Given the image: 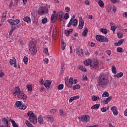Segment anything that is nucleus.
Here are the masks:
<instances>
[{
    "instance_id": "f257e3e1",
    "label": "nucleus",
    "mask_w": 127,
    "mask_h": 127,
    "mask_svg": "<svg viewBox=\"0 0 127 127\" xmlns=\"http://www.w3.org/2000/svg\"><path fill=\"white\" fill-rule=\"evenodd\" d=\"M110 81L107 78V76L102 75L98 79L97 87L99 88H106L108 86Z\"/></svg>"
},
{
    "instance_id": "f03ea898",
    "label": "nucleus",
    "mask_w": 127,
    "mask_h": 127,
    "mask_svg": "<svg viewBox=\"0 0 127 127\" xmlns=\"http://www.w3.org/2000/svg\"><path fill=\"white\" fill-rule=\"evenodd\" d=\"M27 116L29 117V121L32 123V124L35 125V124L37 123V117H36V116L34 115V113H33L32 111L28 112Z\"/></svg>"
},
{
    "instance_id": "7ed1b4c3",
    "label": "nucleus",
    "mask_w": 127,
    "mask_h": 127,
    "mask_svg": "<svg viewBox=\"0 0 127 127\" xmlns=\"http://www.w3.org/2000/svg\"><path fill=\"white\" fill-rule=\"evenodd\" d=\"M29 50L30 52L33 55H34L37 52V49L36 48V46H35V44L34 42L31 41L29 44Z\"/></svg>"
},
{
    "instance_id": "20e7f679",
    "label": "nucleus",
    "mask_w": 127,
    "mask_h": 127,
    "mask_svg": "<svg viewBox=\"0 0 127 127\" xmlns=\"http://www.w3.org/2000/svg\"><path fill=\"white\" fill-rule=\"evenodd\" d=\"M74 78L73 77H70L69 79V77H65L64 79L65 81V86H67L68 88H72V86H73V80Z\"/></svg>"
},
{
    "instance_id": "39448f33",
    "label": "nucleus",
    "mask_w": 127,
    "mask_h": 127,
    "mask_svg": "<svg viewBox=\"0 0 127 127\" xmlns=\"http://www.w3.org/2000/svg\"><path fill=\"white\" fill-rule=\"evenodd\" d=\"M96 39L97 41H99L100 42H109V39L101 35H97L96 36Z\"/></svg>"
},
{
    "instance_id": "423d86ee",
    "label": "nucleus",
    "mask_w": 127,
    "mask_h": 127,
    "mask_svg": "<svg viewBox=\"0 0 127 127\" xmlns=\"http://www.w3.org/2000/svg\"><path fill=\"white\" fill-rule=\"evenodd\" d=\"M45 12H48V8L46 6L40 7L38 10V13L39 15H42Z\"/></svg>"
},
{
    "instance_id": "0eeeda50",
    "label": "nucleus",
    "mask_w": 127,
    "mask_h": 127,
    "mask_svg": "<svg viewBox=\"0 0 127 127\" xmlns=\"http://www.w3.org/2000/svg\"><path fill=\"white\" fill-rule=\"evenodd\" d=\"M20 21V20H19V19H17L16 20H12V19L7 20V22H8V23L11 24V26H13V27H16V26L15 25H17V24L19 23Z\"/></svg>"
},
{
    "instance_id": "6e6552de",
    "label": "nucleus",
    "mask_w": 127,
    "mask_h": 127,
    "mask_svg": "<svg viewBox=\"0 0 127 127\" xmlns=\"http://www.w3.org/2000/svg\"><path fill=\"white\" fill-rule=\"evenodd\" d=\"M16 107L19 110H25L27 107L26 105L22 104V101H17L15 103Z\"/></svg>"
},
{
    "instance_id": "1a4fd4ad",
    "label": "nucleus",
    "mask_w": 127,
    "mask_h": 127,
    "mask_svg": "<svg viewBox=\"0 0 127 127\" xmlns=\"http://www.w3.org/2000/svg\"><path fill=\"white\" fill-rule=\"evenodd\" d=\"M76 54L79 57V58H82L84 56V51L82 49H80V46H77L76 48Z\"/></svg>"
},
{
    "instance_id": "9d476101",
    "label": "nucleus",
    "mask_w": 127,
    "mask_h": 127,
    "mask_svg": "<svg viewBox=\"0 0 127 127\" xmlns=\"http://www.w3.org/2000/svg\"><path fill=\"white\" fill-rule=\"evenodd\" d=\"M99 65V61L95 59H93L90 62V66L92 68L98 67Z\"/></svg>"
},
{
    "instance_id": "9b49d317",
    "label": "nucleus",
    "mask_w": 127,
    "mask_h": 127,
    "mask_svg": "<svg viewBox=\"0 0 127 127\" xmlns=\"http://www.w3.org/2000/svg\"><path fill=\"white\" fill-rule=\"evenodd\" d=\"M53 13L54 14H53L51 16V22H52V23H54V22H56V21H57V18L58 17V14H56V11L55 10H54L53 11Z\"/></svg>"
},
{
    "instance_id": "f8f14e48",
    "label": "nucleus",
    "mask_w": 127,
    "mask_h": 127,
    "mask_svg": "<svg viewBox=\"0 0 127 127\" xmlns=\"http://www.w3.org/2000/svg\"><path fill=\"white\" fill-rule=\"evenodd\" d=\"M17 97L19 99L22 100L23 101H24V100H26V99H27V96H26V95H25L23 91H21L18 95Z\"/></svg>"
},
{
    "instance_id": "ddd939ff",
    "label": "nucleus",
    "mask_w": 127,
    "mask_h": 127,
    "mask_svg": "<svg viewBox=\"0 0 127 127\" xmlns=\"http://www.w3.org/2000/svg\"><path fill=\"white\" fill-rule=\"evenodd\" d=\"M22 92L20 90V88L18 87H16L13 90H12V93L13 94V96H16V95H19L20 92Z\"/></svg>"
},
{
    "instance_id": "4468645a",
    "label": "nucleus",
    "mask_w": 127,
    "mask_h": 127,
    "mask_svg": "<svg viewBox=\"0 0 127 127\" xmlns=\"http://www.w3.org/2000/svg\"><path fill=\"white\" fill-rule=\"evenodd\" d=\"M9 63L10 65H13L14 64V67L15 68H16V67H17V65H16V59H15L14 57H13L11 59H10Z\"/></svg>"
},
{
    "instance_id": "2eb2a0df",
    "label": "nucleus",
    "mask_w": 127,
    "mask_h": 127,
    "mask_svg": "<svg viewBox=\"0 0 127 127\" xmlns=\"http://www.w3.org/2000/svg\"><path fill=\"white\" fill-rule=\"evenodd\" d=\"M84 21L83 20V19L82 18V17H80L79 23L78 26V28H79V29H82V28H83V27H84Z\"/></svg>"
},
{
    "instance_id": "dca6fc26",
    "label": "nucleus",
    "mask_w": 127,
    "mask_h": 127,
    "mask_svg": "<svg viewBox=\"0 0 127 127\" xmlns=\"http://www.w3.org/2000/svg\"><path fill=\"white\" fill-rule=\"evenodd\" d=\"M111 111H112L114 116H118L119 113L118 112V108L116 106H113L111 108Z\"/></svg>"
},
{
    "instance_id": "f3484780",
    "label": "nucleus",
    "mask_w": 127,
    "mask_h": 127,
    "mask_svg": "<svg viewBox=\"0 0 127 127\" xmlns=\"http://www.w3.org/2000/svg\"><path fill=\"white\" fill-rule=\"evenodd\" d=\"M52 81L49 80H46L45 83H44V86L46 88H47L48 90L50 89V85H51Z\"/></svg>"
},
{
    "instance_id": "a211bd4d",
    "label": "nucleus",
    "mask_w": 127,
    "mask_h": 127,
    "mask_svg": "<svg viewBox=\"0 0 127 127\" xmlns=\"http://www.w3.org/2000/svg\"><path fill=\"white\" fill-rule=\"evenodd\" d=\"M11 29L9 32V35H10V36H11V35H12V33H13V30H15V29H17V28L19 27V26L17 25L16 26V27H13V26H11Z\"/></svg>"
},
{
    "instance_id": "6ab92c4d",
    "label": "nucleus",
    "mask_w": 127,
    "mask_h": 127,
    "mask_svg": "<svg viewBox=\"0 0 127 127\" xmlns=\"http://www.w3.org/2000/svg\"><path fill=\"white\" fill-rule=\"evenodd\" d=\"M46 120L47 122H50V123H52L54 122V119L53 118V116L52 115H48L46 116Z\"/></svg>"
},
{
    "instance_id": "aec40b11",
    "label": "nucleus",
    "mask_w": 127,
    "mask_h": 127,
    "mask_svg": "<svg viewBox=\"0 0 127 127\" xmlns=\"http://www.w3.org/2000/svg\"><path fill=\"white\" fill-rule=\"evenodd\" d=\"M79 98H80V96L79 95L72 97L69 99V102L72 103V102H73V101H74V100H78V99H79Z\"/></svg>"
},
{
    "instance_id": "412c9836",
    "label": "nucleus",
    "mask_w": 127,
    "mask_h": 127,
    "mask_svg": "<svg viewBox=\"0 0 127 127\" xmlns=\"http://www.w3.org/2000/svg\"><path fill=\"white\" fill-rule=\"evenodd\" d=\"M3 124L5 127H8V121L6 120V118H3L2 120Z\"/></svg>"
},
{
    "instance_id": "4be33fe9",
    "label": "nucleus",
    "mask_w": 127,
    "mask_h": 127,
    "mask_svg": "<svg viewBox=\"0 0 127 127\" xmlns=\"http://www.w3.org/2000/svg\"><path fill=\"white\" fill-rule=\"evenodd\" d=\"M124 41H125V40L121 39L119 40L118 43H115L114 45H115V46H120V45H122L123 43H124Z\"/></svg>"
},
{
    "instance_id": "5701e85b",
    "label": "nucleus",
    "mask_w": 127,
    "mask_h": 127,
    "mask_svg": "<svg viewBox=\"0 0 127 127\" xmlns=\"http://www.w3.org/2000/svg\"><path fill=\"white\" fill-rule=\"evenodd\" d=\"M23 20L26 22H27V23H30V22H31V19H30V18L28 16L24 17L23 18Z\"/></svg>"
},
{
    "instance_id": "b1692460",
    "label": "nucleus",
    "mask_w": 127,
    "mask_h": 127,
    "mask_svg": "<svg viewBox=\"0 0 127 127\" xmlns=\"http://www.w3.org/2000/svg\"><path fill=\"white\" fill-rule=\"evenodd\" d=\"M38 122L41 125V124H43V118L42 115H39L38 118Z\"/></svg>"
},
{
    "instance_id": "393cba45",
    "label": "nucleus",
    "mask_w": 127,
    "mask_h": 127,
    "mask_svg": "<svg viewBox=\"0 0 127 127\" xmlns=\"http://www.w3.org/2000/svg\"><path fill=\"white\" fill-rule=\"evenodd\" d=\"M78 69L82 71V72H86L87 71V68L84 67L82 65H79L77 66Z\"/></svg>"
},
{
    "instance_id": "a878e982",
    "label": "nucleus",
    "mask_w": 127,
    "mask_h": 127,
    "mask_svg": "<svg viewBox=\"0 0 127 127\" xmlns=\"http://www.w3.org/2000/svg\"><path fill=\"white\" fill-rule=\"evenodd\" d=\"M88 31L89 30L87 28V27H85L83 32H82V35L83 36H86Z\"/></svg>"
},
{
    "instance_id": "bb28decb",
    "label": "nucleus",
    "mask_w": 127,
    "mask_h": 127,
    "mask_svg": "<svg viewBox=\"0 0 127 127\" xmlns=\"http://www.w3.org/2000/svg\"><path fill=\"white\" fill-rule=\"evenodd\" d=\"M84 64L85 66H89L91 64V60L87 59L84 62Z\"/></svg>"
},
{
    "instance_id": "cd10ccee",
    "label": "nucleus",
    "mask_w": 127,
    "mask_h": 127,
    "mask_svg": "<svg viewBox=\"0 0 127 127\" xmlns=\"http://www.w3.org/2000/svg\"><path fill=\"white\" fill-rule=\"evenodd\" d=\"M90 121V116L88 115H84V123H88Z\"/></svg>"
},
{
    "instance_id": "c85d7f7f",
    "label": "nucleus",
    "mask_w": 127,
    "mask_h": 127,
    "mask_svg": "<svg viewBox=\"0 0 127 127\" xmlns=\"http://www.w3.org/2000/svg\"><path fill=\"white\" fill-rule=\"evenodd\" d=\"M10 121L12 123L13 127H19L18 125L16 124V123H15V121H14V120L10 119Z\"/></svg>"
},
{
    "instance_id": "c756f323",
    "label": "nucleus",
    "mask_w": 127,
    "mask_h": 127,
    "mask_svg": "<svg viewBox=\"0 0 127 127\" xmlns=\"http://www.w3.org/2000/svg\"><path fill=\"white\" fill-rule=\"evenodd\" d=\"M78 119L80 122H82V123H85V115H82L79 117Z\"/></svg>"
},
{
    "instance_id": "7c9ffc66",
    "label": "nucleus",
    "mask_w": 127,
    "mask_h": 127,
    "mask_svg": "<svg viewBox=\"0 0 127 127\" xmlns=\"http://www.w3.org/2000/svg\"><path fill=\"white\" fill-rule=\"evenodd\" d=\"M98 108H100V104H95L91 107L92 110H98Z\"/></svg>"
},
{
    "instance_id": "2f4dec72",
    "label": "nucleus",
    "mask_w": 127,
    "mask_h": 127,
    "mask_svg": "<svg viewBox=\"0 0 127 127\" xmlns=\"http://www.w3.org/2000/svg\"><path fill=\"white\" fill-rule=\"evenodd\" d=\"M65 47H66V43H65V42L63 41V40H62V50H65Z\"/></svg>"
},
{
    "instance_id": "473e14b6",
    "label": "nucleus",
    "mask_w": 127,
    "mask_h": 127,
    "mask_svg": "<svg viewBox=\"0 0 127 127\" xmlns=\"http://www.w3.org/2000/svg\"><path fill=\"white\" fill-rule=\"evenodd\" d=\"M92 101L95 102V101H98V100H100V97L99 96H96L95 95H93L92 96Z\"/></svg>"
},
{
    "instance_id": "72a5a7b5",
    "label": "nucleus",
    "mask_w": 127,
    "mask_h": 127,
    "mask_svg": "<svg viewBox=\"0 0 127 127\" xmlns=\"http://www.w3.org/2000/svg\"><path fill=\"white\" fill-rule=\"evenodd\" d=\"M58 14L60 16V19L61 20H62V18H63V17H64V13H63V12L62 11H61L59 12Z\"/></svg>"
},
{
    "instance_id": "f704fd0d",
    "label": "nucleus",
    "mask_w": 127,
    "mask_h": 127,
    "mask_svg": "<svg viewBox=\"0 0 127 127\" xmlns=\"http://www.w3.org/2000/svg\"><path fill=\"white\" fill-rule=\"evenodd\" d=\"M112 71L113 74H117V68L115 65H113L112 67Z\"/></svg>"
},
{
    "instance_id": "c9c22d12",
    "label": "nucleus",
    "mask_w": 127,
    "mask_h": 127,
    "mask_svg": "<svg viewBox=\"0 0 127 127\" xmlns=\"http://www.w3.org/2000/svg\"><path fill=\"white\" fill-rule=\"evenodd\" d=\"M100 31L104 34H107L108 33V30L107 29L101 28Z\"/></svg>"
},
{
    "instance_id": "e433bc0d",
    "label": "nucleus",
    "mask_w": 127,
    "mask_h": 127,
    "mask_svg": "<svg viewBox=\"0 0 127 127\" xmlns=\"http://www.w3.org/2000/svg\"><path fill=\"white\" fill-rule=\"evenodd\" d=\"M28 91L29 93H31V91H32V85H27Z\"/></svg>"
},
{
    "instance_id": "4c0bfd02",
    "label": "nucleus",
    "mask_w": 127,
    "mask_h": 127,
    "mask_svg": "<svg viewBox=\"0 0 127 127\" xmlns=\"http://www.w3.org/2000/svg\"><path fill=\"white\" fill-rule=\"evenodd\" d=\"M110 96V94H109V92L105 91L102 94V97L104 98V97H108Z\"/></svg>"
},
{
    "instance_id": "58836bf2",
    "label": "nucleus",
    "mask_w": 127,
    "mask_h": 127,
    "mask_svg": "<svg viewBox=\"0 0 127 127\" xmlns=\"http://www.w3.org/2000/svg\"><path fill=\"white\" fill-rule=\"evenodd\" d=\"M101 111L102 113H106L107 111H109V108L107 107H103L101 108Z\"/></svg>"
},
{
    "instance_id": "ea45409f",
    "label": "nucleus",
    "mask_w": 127,
    "mask_h": 127,
    "mask_svg": "<svg viewBox=\"0 0 127 127\" xmlns=\"http://www.w3.org/2000/svg\"><path fill=\"white\" fill-rule=\"evenodd\" d=\"M80 88H81V86L79 84H76L73 86V90H78V89H80Z\"/></svg>"
},
{
    "instance_id": "a19ab883",
    "label": "nucleus",
    "mask_w": 127,
    "mask_h": 127,
    "mask_svg": "<svg viewBox=\"0 0 127 127\" xmlns=\"http://www.w3.org/2000/svg\"><path fill=\"white\" fill-rule=\"evenodd\" d=\"M115 76H116L117 78H121V77H123L124 76V73L123 72H121L119 73H118L117 75H115Z\"/></svg>"
},
{
    "instance_id": "79ce46f5",
    "label": "nucleus",
    "mask_w": 127,
    "mask_h": 127,
    "mask_svg": "<svg viewBox=\"0 0 127 127\" xmlns=\"http://www.w3.org/2000/svg\"><path fill=\"white\" fill-rule=\"evenodd\" d=\"M23 62L25 65L27 64V62H28V58L27 57L25 56L23 58Z\"/></svg>"
},
{
    "instance_id": "37998d69",
    "label": "nucleus",
    "mask_w": 127,
    "mask_h": 127,
    "mask_svg": "<svg viewBox=\"0 0 127 127\" xmlns=\"http://www.w3.org/2000/svg\"><path fill=\"white\" fill-rule=\"evenodd\" d=\"M69 18V13H66L64 14V16L63 17V19H64L65 20L68 19Z\"/></svg>"
},
{
    "instance_id": "c03bdc74",
    "label": "nucleus",
    "mask_w": 127,
    "mask_h": 127,
    "mask_svg": "<svg viewBox=\"0 0 127 127\" xmlns=\"http://www.w3.org/2000/svg\"><path fill=\"white\" fill-rule=\"evenodd\" d=\"M6 12H7V11H5L2 14V18H4L3 21H4V20L5 19V18H6Z\"/></svg>"
},
{
    "instance_id": "a18cd8bd",
    "label": "nucleus",
    "mask_w": 127,
    "mask_h": 127,
    "mask_svg": "<svg viewBox=\"0 0 127 127\" xmlns=\"http://www.w3.org/2000/svg\"><path fill=\"white\" fill-rule=\"evenodd\" d=\"M64 88V85H63V84H61L59 85V86H58V90H63Z\"/></svg>"
},
{
    "instance_id": "49530a36",
    "label": "nucleus",
    "mask_w": 127,
    "mask_h": 127,
    "mask_svg": "<svg viewBox=\"0 0 127 127\" xmlns=\"http://www.w3.org/2000/svg\"><path fill=\"white\" fill-rule=\"evenodd\" d=\"M78 24V20L74 19L73 20V23H72V26H76Z\"/></svg>"
},
{
    "instance_id": "de8ad7c7",
    "label": "nucleus",
    "mask_w": 127,
    "mask_h": 127,
    "mask_svg": "<svg viewBox=\"0 0 127 127\" xmlns=\"http://www.w3.org/2000/svg\"><path fill=\"white\" fill-rule=\"evenodd\" d=\"M111 27V30L113 31V34H115V31H116V29L117 28V27L116 26H112Z\"/></svg>"
},
{
    "instance_id": "09e8293b",
    "label": "nucleus",
    "mask_w": 127,
    "mask_h": 127,
    "mask_svg": "<svg viewBox=\"0 0 127 127\" xmlns=\"http://www.w3.org/2000/svg\"><path fill=\"white\" fill-rule=\"evenodd\" d=\"M124 50L123 48L121 47H119L117 48V52H119V53H123Z\"/></svg>"
},
{
    "instance_id": "8fccbe9b",
    "label": "nucleus",
    "mask_w": 127,
    "mask_h": 127,
    "mask_svg": "<svg viewBox=\"0 0 127 127\" xmlns=\"http://www.w3.org/2000/svg\"><path fill=\"white\" fill-rule=\"evenodd\" d=\"M98 4L102 7V6H104V2L102 0H100L98 2Z\"/></svg>"
},
{
    "instance_id": "3c124183",
    "label": "nucleus",
    "mask_w": 127,
    "mask_h": 127,
    "mask_svg": "<svg viewBox=\"0 0 127 127\" xmlns=\"http://www.w3.org/2000/svg\"><path fill=\"white\" fill-rule=\"evenodd\" d=\"M123 35L124 34L122 32H119L117 33V36L119 37V38H122Z\"/></svg>"
},
{
    "instance_id": "603ef678",
    "label": "nucleus",
    "mask_w": 127,
    "mask_h": 127,
    "mask_svg": "<svg viewBox=\"0 0 127 127\" xmlns=\"http://www.w3.org/2000/svg\"><path fill=\"white\" fill-rule=\"evenodd\" d=\"M44 53H45L47 55L49 56V54H48V49H47V48L44 49Z\"/></svg>"
},
{
    "instance_id": "864d4df0",
    "label": "nucleus",
    "mask_w": 127,
    "mask_h": 127,
    "mask_svg": "<svg viewBox=\"0 0 127 127\" xmlns=\"http://www.w3.org/2000/svg\"><path fill=\"white\" fill-rule=\"evenodd\" d=\"M60 115L61 116H65V112H63V110H60Z\"/></svg>"
},
{
    "instance_id": "5fc2aeb1",
    "label": "nucleus",
    "mask_w": 127,
    "mask_h": 127,
    "mask_svg": "<svg viewBox=\"0 0 127 127\" xmlns=\"http://www.w3.org/2000/svg\"><path fill=\"white\" fill-rule=\"evenodd\" d=\"M42 22L44 24L45 23H46L47 22V18H45L42 20Z\"/></svg>"
},
{
    "instance_id": "6e6d98bb",
    "label": "nucleus",
    "mask_w": 127,
    "mask_h": 127,
    "mask_svg": "<svg viewBox=\"0 0 127 127\" xmlns=\"http://www.w3.org/2000/svg\"><path fill=\"white\" fill-rule=\"evenodd\" d=\"M64 33L66 36H69V35L70 34V33L67 30H64Z\"/></svg>"
},
{
    "instance_id": "4d7b16f0",
    "label": "nucleus",
    "mask_w": 127,
    "mask_h": 127,
    "mask_svg": "<svg viewBox=\"0 0 127 127\" xmlns=\"http://www.w3.org/2000/svg\"><path fill=\"white\" fill-rule=\"evenodd\" d=\"M85 4H87V5H90V1L88 0H86L84 2Z\"/></svg>"
},
{
    "instance_id": "13d9d810",
    "label": "nucleus",
    "mask_w": 127,
    "mask_h": 127,
    "mask_svg": "<svg viewBox=\"0 0 127 127\" xmlns=\"http://www.w3.org/2000/svg\"><path fill=\"white\" fill-rule=\"evenodd\" d=\"M65 9L66 12H69V11H70V7H65Z\"/></svg>"
},
{
    "instance_id": "bf43d9fd",
    "label": "nucleus",
    "mask_w": 127,
    "mask_h": 127,
    "mask_svg": "<svg viewBox=\"0 0 127 127\" xmlns=\"http://www.w3.org/2000/svg\"><path fill=\"white\" fill-rule=\"evenodd\" d=\"M106 52L107 53L108 55L110 56L111 55L112 52L110 50L106 51Z\"/></svg>"
},
{
    "instance_id": "052dcab7",
    "label": "nucleus",
    "mask_w": 127,
    "mask_h": 127,
    "mask_svg": "<svg viewBox=\"0 0 127 127\" xmlns=\"http://www.w3.org/2000/svg\"><path fill=\"white\" fill-rule=\"evenodd\" d=\"M112 99H113V97L112 96H110L109 98H107L106 99H107V101H108L109 102H111Z\"/></svg>"
},
{
    "instance_id": "680f3d73",
    "label": "nucleus",
    "mask_w": 127,
    "mask_h": 127,
    "mask_svg": "<svg viewBox=\"0 0 127 127\" xmlns=\"http://www.w3.org/2000/svg\"><path fill=\"white\" fill-rule=\"evenodd\" d=\"M12 4H13L12 1H10L9 5L10 8L12 7Z\"/></svg>"
},
{
    "instance_id": "e2e57ef3",
    "label": "nucleus",
    "mask_w": 127,
    "mask_h": 127,
    "mask_svg": "<svg viewBox=\"0 0 127 127\" xmlns=\"http://www.w3.org/2000/svg\"><path fill=\"white\" fill-rule=\"evenodd\" d=\"M25 124L27 126V127H28L30 125V123H29V122L27 120H26Z\"/></svg>"
},
{
    "instance_id": "0e129e2a",
    "label": "nucleus",
    "mask_w": 127,
    "mask_h": 127,
    "mask_svg": "<svg viewBox=\"0 0 127 127\" xmlns=\"http://www.w3.org/2000/svg\"><path fill=\"white\" fill-rule=\"evenodd\" d=\"M44 62H46V63H47H47H48V62H49V60L47 58L45 59L44 60Z\"/></svg>"
},
{
    "instance_id": "69168bd1",
    "label": "nucleus",
    "mask_w": 127,
    "mask_h": 127,
    "mask_svg": "<svg viewBox=\"0 0 127 127\" xmlns=\"http://www.w3.org/2000/svg\"><path fill=\"white\" fill-rule=\"evenodd\" d=\"M68 32H69V34H71L72 32H73V29H70L68 30Z\"/></svg>"
},
{
    "instance_id": "338daca9",
    "label": "nucleus",
    "mask_w": 127,
    "mask_h": 127,
    "mask_svg": "<svg viewBox=\"0 0 127 127\" xmlns=\"http://www.w3.org/2000/svg\"><path fill=\"white\" fill-rule=\"evenodd\" d=\"M124 115L126 116V117H127V109H126V110L124 111Z\"/></svg>"
},
{
    "instance_id": "774afa93",
    "label": "nucleus",
    "mask_w": 127,
    "mask_h": 127,
    "mask_svg": "<svg viewBox=\"0 0 127 127\" xmlns=\"http://www.w3.org/2000/svg\"><path fill=\"white\" fill-rule=\"evenodd\" d=\"M123 15H125V17L127 18V12H125L123 13Z\"/></svg>"
}]
</instances>
